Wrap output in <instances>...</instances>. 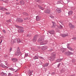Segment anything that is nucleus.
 <instances>
[{
    "label": "nucleus",
    "mask_w": 76,
    "mask_h": 76,
    "mask_svg": "<svg viewBox=\"0 0 76 76\" xmlns=\"http://www.w3.org/2000/svg\"><path fill=\"white\" fill-rule=\"evenodd\" d=\"M15 26L17 28L19 29L18 30V32L19 33H20L21 32H23V28L17 25H15Z\"/></svg>",
    "instance_id": "obj_1"
},
{
    "label": "nucleus",
    "mask_w": 76,
    "mask_h": 76,
    "mask_svg": "<svg viewBox=\"0 0 76 76\" xmlns=\"http://www.w3.org/2000/svg\"><path fill=\"white\" fill-rule=\"evenodd\" d=\"M44 37H41V38L39 39L38 40L39 42H42L40 43V45H44L45 44V43H44V42H43L44 41Z\"/></svg>",
    "instance_id": "obj_2"
},
{
    "label": "nucleus",
    "mask_w": 76,
    "mask_h": 76,
    "mask_svg": "<svg viewBox=\"0 0 76 76\" xmlns=\"http://www.w3.org/2000/svg\"><path fill=\"white\" fill-rule=\"evenodd\" d=\"M20 54V52L19 50V48H18L17 51L15 53V56H18Z\"/></svg>",
    "instance_id": "obj_3"
},
{
    "label": "nucleus",
    "mask_w": 76,
    "mask_h": 76,
    "mask_svg": "<svg viewBox=\"0 0 76 76\" xmlns=\"http://www.w3.org/2000/svg\"><path fill=\"white\" fill-rule=\"evenodd\" d=\"M16 22H23V19L21 18H18L16 20Z\"/></svg>",
    "instance_id": "obj_4"
},
{
    "label": "nucleus",
    "mask_w": 76,
    "mask_h": 76,
    "mask_svg": "<svg viewBox=\"0 0 76 76\" xmlns=\"http://www.w3.org/2000/svg\"><path fill=\"white\" fill-rule=\"evenodd\" d=\"M38 35H36V36H34V38L33 39V42H36V41L37 39V38H38Z\"/></svg>",
    "instance_id": "obj_5"
},
{
    "label": "nucleus",
    "mask_w": 76,
    "mask_h": 76,
    "mask_svg": "<svg viewBox=\"0 0 76 76\" xmlns=\"http://www.w3.org/2000/svg\"><path fill=\"white\" fill-rule=\"evenodd\" d=\"M0 10H1L2 11H4V10L7 11V9L4 7H0Z\"/></svg>",
    "instance_id": "obj_6"
},
{
    "label": "nucleus",
    "mask_w": 76,
    "mask_h": 76,
    "mask_svg": "<svg viewBox=\"0 0 76 76\" xmlns=\"http://www.w3.org/2000/svg\"><path fill=\"white\" fill-rule=\"evenodd\" d=\"M69 26L70 28L72 29L75 28V26L73 25L71 23H70L69 24Z\"/></svg>",
    "instance_id": "obj_7"
},
{
    "label": "nucleus",
    "mask_w": 76,
    "mask_h": 76,
    "mask_svg": "<svg viewBox=\"0 0 76 76\" xmlns=\"http://www.w3.org/2000/svg\"><path fill=\"white\" fill-rule=\"evenodd\" d=\"M56 12L57 13H61V9L60 8H58L56 10Z\"/></svg>",
    "instance_id": "obj_8"
},
{
    "label": "nucleus",
    "mask_w": 76,
    "mask_h": 76,
    "mask_svg": "<svg viewBox=\"0 0 76 76\" xmlns=\"http://www.w3.org/2000/svg\"><path fill=\"white\" fill-rule=\"evenodd\" d=\"M56 58V53H54L52 54V56L51 57V59H54Z\"/></svg>",
    "instance_id": "obj_9"
},
{
    "label": "nucleus",
    "mask_w": 76,
    "mask_h": 76,
    "mask_svg": "<svg viewBox=\"0 0 76 76\" xmlns=\"http://www.w3.org/2000/svg\"><path fill=\"white\" fill-rule=\"evenodd\" d=\"M25 2L23 0H21L20 1V4L21 5H24L25 4Z\"/></svg>",
    "instance_id": "obj_10"
},
{
    "label": "nucleus",
    "mask_w": 76,
    "mask_h": 76,
    "mask_svg": "<svg viewBox=\"0 0 76 76\" xmlns=\"http://www.w3.org/2000/svg\"><path fill=\"white\" fill-rule=\"evenodd\" d=\"M17 60H18V59L16 58H13L12 59V61H13V62H16V61H17Z\"/></svg>",
    "instance_id": "obj_11"
},
{
    "label": "nucleus",
    "mask_w": 76,
    "mask_h": 76,
    "mask_svg": "<svg viewBox=\"0 0 76 76\" xmlns=\"http://www.w3.org/2000/svg\"><path fill=\"white\" fill-rule=\"evenodd\" d=\"M49 33L50 34H54V30L49 31Z\"/></svg>",
    "instance_id": "obj_12"
},
{
    "label": "nucleus",
    "mask_w": 76,
    "mask_h": 76,
    "mask_svg": "<svg viewBox=\"0 0 76 76\" xmlns=\"http://www.w3.org/2000/svg\"><path fill=\"white\" fill-rule=\"evenodd\" d=\"M65 55H67V56L70 55V52H67L65 53Z\"/></svg>",
    "instance_id": "obj_13"
},
{
    "label": "nucleus",
    "mask_w": 76,
    "mask_h": 76,
    "mask_svg": "<svg viewBox=\"0 0 76 76\" xmlns=\"http://www.w3.org/2000/svg\"><path fill=\"white\" fill-rule=\"evenodd\" d=\"M69 15H72L73 14V12L72 11H70L68 12Z\"/></svg>",
    "instance_id": "obj_14"
},
{
    "label": "nucleus",
    "mask_w": 76,
    "mask_h": 76,
    "mask_svg": "<svg viewBox=\"0 0 76 76\" xmlns=\"http://www.w3.org/2000/svg\"><path fill=\"white\" fill-rule=\"evenodd\" d=\"M69 35L68 34H62L61 35V36L63 37H66L67 36H68Z\"/></svg>",
    "instance_id": "obj_15"
},
{
    "label": "nucleus",
    "mask_w": 76,
    "mask_h": 76,
    "mask_svg": "<svg viewBox=\"0 0 76 76\" xmlns=\"http://www.w3.org/2000/svg\"><path fill=\"white\" fill-rule=\"evenodd\" d=\"M67 48L68 49H69L71 51H73V49H72V48H71L70 47H68Z\"/></svg>",
    "instance_id": "obj_16"
},
{
    "label": "nucleus",
    "mask_w": 76,
    "mask_h": 76,
    "mask_svg": "<svg viewBox=\"0 0 76 76\" xmlns=\"http://www.w3.org/2000/svg\"><path fill=\"white\" fill-rule=\"evenodd\" d=\"M0 67H7L6 66H5L3 64H0Z\"/></svg>",
    "instance_id": "obj_17"
},
{
    "label": "nucleus",
    "mask_w": 76,
    "mask_h": 76,
    "mask_svg": "<svg viewBox=\"0 0 76 76\" xmlns=\"http://www.w3.org/2000/svg\"><path fill=\"white\" fill-rule=\"evenodd\" d=\"M52 23H53V26H52V28H55V27L56 26V23L54 22H52Z\"/></svg>",
    "instance_id": "obj_18"
},
{
    "label": "nucleus",
    "mask_w": 76,
    "mask_h": 76,
    "mask_svg": "<svg viewBox=\"0 0 76 76\" xmlns=\"http://www.w3.org/2000/svg\"><path fill=\"white\" fill-rule=\"evenodd\" d=\"M17 41L18 43H20V39L19 38L17 39Z\"/></svg>",
    "instance_id": "obj_19"
},
{
    "label": "nucleus",
    "mask_w": 76,
    "mask_h": 76,
    "mask_svg": "<svg viewBox=\"0 0 76 76\" xmlns=\"http://www.w3.org/2000/svg\"><path fill=\"white\" fill-rule=\"evenodd\" d=\"M42 48L43 50H45V49H46V46H43L42 47Z\"/></svg>",
    "instance_id": "obj_20"
},
{
    "label": "nucleus",
    "mask_w": 76,
    "mask_h": 76,
    "mask_svg": "<svg viewBox=\"0 0 76 76\" xmlns=\"http://www.w3.org/2000/svg\"><path fill=\"white\" fill-rule=\"evenodd\" d=\"M36 20L37 21L39 20V17L38 16H37L36 17Z\"/></svg>",
    "instance_id": "obj_21"
},
{
    "label": "nucleus",
    "mask_w": 76,
    "mask_h": 76,
    "mask_svg": "<svg viewBox=\"0 0 76 76\" xmlns=\"http://www.w3.org/2000/svg\"><path fill=\"white\" fill-rule=\"evenodd\" d=\"M28 74L29 76H31V75H32V73H31V72L30 71H29V72H28Z\"/></svg>",
    "instance_id": "obj_22"
},
{
    "label": "nucleus",
    "mask_w": 76,
    "mask_h": 76,
    "mask_svg": "<svg viewBox=\"0 0 76 76\" xmlns=\"http://www.w3.org/2000/svg\"><path fill=\"white\" fill-rule=\"evenodd\" d=\"M39 9H40L41 10H44V8L43 7H42L40 6H39Z\"/></svg>",
    "instance_id": "obj_23"
},
{
    "label": "nucleus",
    "mask_w": 76,
    "mask_h": 76,
    "mask_svg": "<svg viewBox=\"0 0 76 76\" xmlns=\"http://www.w3.org/2000/svg\"><path fill=\"white\" fill-rule=\"evenodd\" d=\"M33 59H38V57L37 56H35L33 58Z\"/></svg>",
    "instance_id": "obj_24"
},
{
    "label": "nucleus",
    "mask_w": 76,
    "mask_h": 76,
    "mask_svg": "<svg viewBox=\"0 0 76 76\" xmlns=\"http://www.w3.org/2000/svg\"><path fill=\"white\" fill-rule=\"evenodd\" d=\"M61 60H62V59H58L57 60V62H60V61H61Z\"/></svg>",
    "instance_id": "obj_25"
},
{
    "label": "nucleus",
    "mask_w": 76,
    "mask_h": 76,
    "mask_svg": "<svg viewBox=\"0 0 76 76\" xmlns=\"http://www.w3.org/2000/svg\"><path fill=\"white\" fill-rule=\"evenodd\" d=\"M1 1H4L6 3H8V1H3V0H1Z\"/></svg>",
    "instance_id": "obj_26"
},
{
    "label": "nucleus",
    "mask_w": 76,
    "mask_h": 76,
    "mask_svg": "<svg viewBox=\"0 0 76 76\" xmlns=\"http://www.w3.org/2000/svg\"><path fill=\"white\" fill-rule=\"evenodd\" d=\"M11 21V20L10 19L7 20V22H8V23H9V22H10Z\"/></svg>",
    "instance_id": "obj_27"
},
{
    "label": "nucleus",
    "mask_w": 76,
    "mask_h": 76,
    "mask_svg": "<svg viewBox=\"0 0 76 76\" xmlns=\"http://www.w3.org/2000/svg\"><path fill=\"white\" fill-rule=\"evenodd\" d=\"M23 14L24 15H26V16H28V14L25 12L23 13Z\"/></svg>",
    "instance_id": "obj_28"
},
{
    "label": "nucleus",
    "mask_w": 76,
    "mask_h": 76,
    "mask_svg": "<svg viewBox=\"0 0 76 76\" xmlns=\"http://www.w3.org/2000/svg\"><path fill=\"white\" fill-rule=\"evenodd\" d=\"M17 40H16V39H14V41H13V42L15 43V42H16L17 41Z\"/></svg>",
    "instance_id": "obj_29"
},
{
    "label": "nucleus",
    "mask_w": 76,
    "mask_h": 76,
    "mask_svg": "<svg viewBox=\"0 0 76 76\" xmlns=\"http://www.w3.org/2000/svg\"><path fill=\"white\" fill-rule=\"evenodd\" d=\"M64 49L63 48H62L61 49V50L62 51V52H64Z\"/></svg>",
    "instance_id": "obj_30"
},
{
    "label": "nucleus",
    "mask_w": 76,
    "mask_h": 76,
    "mask_svg": "<svg viewBox=\"0 0 76 76\" xmlns=\"http://www.w3.org/2000/svg\"><path fill=\"white\" fill-rule=\"evenodd\" d=\"M8 76H12V74L10 73L8 74Z\"/></svg>",
    "instance_id": "obj_31"
},
{
    "label": "nucleus",
    "mask_w": 76,
    "mask_h": 76,
    "mask_svg": "<svg viewBox=\"0 0 76 76\" xmlns=\"http://www.w3.org/2000/svg\"><path fill=\"white\" fill-rule=\"evenodd\" d=\"M12 48H10V52H11V51H12Z\"/></svg>",
    "instance_id": "obj_32"
},
{
    "label": "nucleus",
    "mask_w": 76,
    "mask_h": 76,
    "mask_svg": "<svg viewBox=\"0 0 76 76\" xmlns=\"http://www.w3.org/2000/svg\"><path fill=\"white\" fill-rule=\"evenodd\" d=\"M45 13H48V11H47V10H46L45 11Z\"/></svg>",
    "instance_id": "obj_33"
},
{
    "label": "nucleus",
    "mask_w": 76,
    "mask_h": 76,
    "mask_svg": "<svg viewBox=\"0 0 76 76\" xmlns=\"http://www.w3.org/2000/svg\"><path fill=\"white\" fill-rule=\"evenodd\" d=\"M74 54V53L70 52L69 55H71V54Z\"/></svg>",
    "instance_id": "obj_34"
},
{
    "label": "nucleus",
    "mask_w": 76,
    "mask_h": 76,
    "mask_svg": "<svg viewBox=\"0 0 76 76\" xmlns=\"http://www.w3.org/2000/svg\"><path fill=\"white\" fill-rule=\"evenodd\" d=\"M3 32L4 33V34H6V31L4 30H3Z\"/></svg>",
    "instance_id": "obj_35"
},
{
    "label": "nucleus",
    "mask_w": 76,
    "mask_h": 76,
    "mask_svg": "<svg viewBox=\"0 0 76 76\" xmlns=\"http://www.w3.org/2000/svg\"><path fill=\"white\" fill-rule=\"evenodd\" d=\"M72 39L75 40V39H76V37H73L72 38Z\"/></svg>",
    "instance_id": "obj_36"
},
{
    "label": "nucleus",
    "mask_w": 76,
    "mask_h": 76,
    "mask_svg": "<svg viewBox=\"0 0 76 76\" xmlns=\"http://www.w3.org/2000/svg\"><path fill=\"white\" fill-rule=\"evenodd\" d=\"M5 14H6V15H9V14H10V13H9V12H6L5 13Z\"/></svg>",
    "instance_id": "obj_37"
},
{
    "label": "nucleus",
    "mask_w": 76,
    "mask_h": 76,
    "mask_svg": "<svg viewBox=\"0 0 76 76\" xmlns=\"http://www.w3.org/2000/svg\"><path fill=\"white\" fill-rule=\"evenodd\" d=\"M24 19V20H28V18H25Z\"/></svg>",
    "instance_id": "obj_38"
},
{
    "label": "nucleus",
    "mask_w": 76,
    "mask_h": 76,
    "mask_svg": "<svg viewBox=\"0 0 76 76\" xmlns=\"http://www.w3.org/2000/svg\"><path fill=\"white\" fill-rule=\"evenodd\" d=\"M50 17H51V18H54V17L53 16H50Z\"/></svg>",
    "instance_id": "obj_39"
},
{
    "label": "nucleus",
    "mask_w": 76,
    "mask_h": 76,
    "mask_svg": "<svg viewBox=\"0 0 76 76\" xmlns=\"http://www.w3.org/2000/svg\"><path fill=\"white\" fill-rule=\"evenodd\" d=\"M10 70H13V69L12 68H10Z\"/></svg>",
    "instance_id": "obj_40"
},
{
    "label": "nucleus",
    "mask_w": 76,
    "mask_h": 76,
    "mask_svg": "<svg viewBox=\"0 0 76 76\" xmlns=\"http://www.w3.org/2000/svg\"><path fill=\"white\" fill-rule=\"evenodd\" d=\"M1 75H4V74L3 72H2L1 73Z\"/></svg>",
    "instance_id": "obj_41"
},
{
    "label": "nucleus",
    "mask_w": 76,
    "mask_h": 76,
    "mask_svg": "<svg viewBox=\"0 0 76 76\" xmlns=\"http://www.w3.org/2000/svg\"><path fill=\"white\" fill-rule=\"evenodd\" d=\"M60 28H63V26L61 25L60 26Z\"/></svg>",
    "instance_id": "obj_42"
},
{
    "label": "nucleus",
    "mask_w": 76,
    "mask_h": 76,
    "mask_svg": "<svg viewBox=\"0 0 76 76\" xmlns=\"http://www.w3.org/2000/svg\"><path fill=\"white\" fill-rule=\"evenodd\" d=\"M35 1L38 2V1H39V0H35Z\"/></svg>",
    "instance_id": "obj_43"
},
{
    "label": "nucleus",
    "mask_w": 76,
    "mask_h": 76,
    "mask_svg": "<svg viewBox=\"0 0 76 76\" xmlns=\"http://www.w3.org/2000/svg\"><path fill=\"white\" fill-rule=\"evenodd\" d=\"M60 66V64H58V67H59V66Z\"/></svg>",
    "instance_id": "obj_44"
},
{
    "label": "nucleus",
    "mask_w": 76,
    "mask_h": 76,
    "mask_svg": "<svg viewBox=\"0 0 76 76\" xmlns=\"http://www.w3.org/2000/svg\"><path fill=\"white\" fill-rule=\"evenodd\" d=\"M40 58H41V59H43V58H42V57H40Z\"/></svg>",
    "instance_id": "obj_45"
},
{
    "label": "nucleus",
    "mask_w": 76,
    "mask_h": 76,
    "mask_svg": "<svg viewBox=\"0 0 76 76\" xmlns=\"http://www.w3.org/2000/svg\"><path fill=\"white\" fill-rule=\"evenodd\" d=\"M28 55H27V54H26L25 55V56H26V57H28Z\"/></svg>",
    "instance_id": "obj_46"
},
{
    "label": "nucleus",
    "mask_w": 76,
    "mask_h": 76,
    "mask_svg": "<svg viewBox=\"0 0 76 76\" xmlns=\"http://www.w3.org/2000/svg\"><path fill=\"white\" fill-rule=\"evenodd\" d=\"M27 37H30V36H29V34H28V35H27Z\"/></svg>",
    "instance_id": "obj_47"
},
{
    "label": "nucleus",
    "mask_w": 76,
    "mask_h": 76,
    "mask_svg": "<svg viewBox=\"0 0 76 76\" xmlns=\"http://www.w3.org/2000/svg\"><path fill=\"white\" fill-rule=\"evenodd\" d=\"M2 42V40H1V42H0V44H1V42Z\"/></svg>",
    "instance_id": "obj_48"
},
{
    "label": "nucleus",
    "mask_w": 76,
    "mask_h": 76,
    "mask_svg": "<svg viewBox=\"0 0 76 76\" xmlns=\"http://www.w3.org/2000/svg\"><path fill=\"white\" fill-rule=\"evenodd\" d=\"M17 4H19L18 3Z\"/></svg>",
    "instance_id": "obj_49"
},
{
    "label": "nucleus",
    "mask_w": 76,
    "mask_h": 76,
    "mask_svg": "<svg viewBox=\"0 0 76 76\" xmlns=\"http://www.w3.org/2000/svg\"><path fill=\"white\" fill-rule=\"evenodd\" d=\"M16 1H18V0H16Z\"/></svg>",
    "instance_id": "obj_50"
},
{
    "label": "nucleus",
    "mask_w": 76,
    "mask_h": 76,
    "mask_svg": "<svg viewBox=\"0 0 76 76\" xmlns=\"http://www.w3.org/2000/svg\"><path fill=\"white\" fill-rule=\"evenodd\" d=\"M1 49V48L0 47V50Z\"/></svg>",
    "instance_id": "obj_51"
},
{
    "label": "nucleus",
    "mask_w": 76,
    "mask_h": 76,
    "mask_svg": "<svg viewBox=\"0 0 76 76\" xmlns=\"http://www.w3.org/2000/svg\"><path fill=\"white\" fill-rule=\"evenodd\" d=\"M49 11L50 12V10H49Z\"/></svg>",
    "instance_id": "obj_52"
}]
</instances>
